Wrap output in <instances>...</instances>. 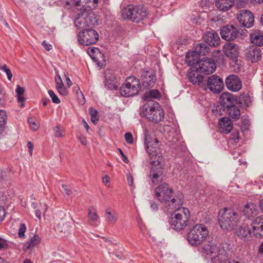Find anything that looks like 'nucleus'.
<instances>
[{
    "label": "nucleus",
    "mask_w": 263,
    "mask_h": 263,
    "mask_svg": "<svg viewBox=\"0 0 263 263\" xmlns=\"http://www.w3.org/2000/svg\"><path fill=\"white\" fill-rule=\"evenodd\" d=\"M257 255L259 257H263V242H262L258 247Z\"/></svg>",
    "instance_id": "nucleus-54"
},
{
    "label": "nucleus",
    "mask_w": 263,
    "mask_h": 263,
    "mask_svg": "<svg viewBox=\"0 0 263 263\" xmlns=\"http://www.w3.org/2000/svg\"><path fill=\"white\" fill-rule=\"evenodd\" d=\"M246 55L247 60L255 63L261 59V51L259 47L251 46L246 49Z\"/></svg>",
    "instance_id": "nucleus-16"
},
{
    "label": "nucleus",
    "mask_w": 263,
    "mask_h": 263,
    "mask_svg": "<svg viewBox=\"0 0 263 263\" xmlns=\"http://www.w3.org/2000/svg\"><path fill=\"white\" fill-rule=\"evenodd\" d=\"M83 0H74V5L75 6H79L83 5L84 3H83Z\"/></svg>",
    "instance_id": "nucleus-61"
},
{
    "label": "nucleus",
    "mask_w": 263,
    "mask_h": 263,
    "mask_svg": "<svg viewBox=\"0 0 263 263\" xmlns=\"http://www.w3.org/2000/svg\"><path fill=\"white\" fill-rule=\"evenodd\" d=\"M26 231V226L25 223H21L18 229V237L20 238H24L25 237V233Z\"/></svg>",
    "instance_id": "nucleus-47"
},
{
    "label": "nucleus",
    "mask_w": 263,
    "mask_h": 263,
    "mask_svg": "<svg viewBox=\"0 0 263 263\" xmlns=\"http://www.w3.org/2000/svg\"><path fill=\"white\" fill-rule=\"evenodd\" d=\"M237 18L241 27L250 28L254 25V17L253 13L249 10H240Z\"/></svg>",
    "instance_id": "nucleus-11"
},
{
    "label": "nucleus",
    "mask_w": 263,
    "mask_h": 263,
    "mask_svg": "<svg viewBox=\"0 0 263 263\" xmlns=\"http://www.w3.org/2000/svg\"><path fill=\"white\" fill-rule=\"evenodd\" d=\"M15 92L16 93L17 102L19 103L20 106L21 107H24L26 102V98L24 97V93L25 92L24 88L19 85H17L15 89Z\"/></svg>",
    "instance_id": "nucleus-35"
},
{
    "label": "nucleus",
    "mask_w": 263,
    "mask_h": 263,
    "mask_svg": "<svg viewBox=\"0 0 263 263\" xmlns=\"http://www.w3.org/2000/svg\"><path fill=\"white\" fill-rule=\"evenodd\" d=\"M53 132L54 136L57 137H62L64 135V130L60 128L59 126L55 127Z\"/></svg>",
    "instance_id": "nucleus-49"
},
{
    "label": "nucleus",
    "mask_w": 263,
    "mask_h": 263,
    "mask_svg": "<svg viewBox=\"0 0 263 263\" xmlns=\"http://www.w3.org/2000/svg\"><path fill=\"white\" fill-rule=\"evenodd\" d=\"M227 112L228 115L235 120L239 119L240 116V111L237 106L234 104L227 107Z\"/></svg>",
    "instance_id": "nucleus-34"
},
{
    "label": "nucleus",
    "mask_w": 263,
    "mask_h": 263,
    "mask_svg": "<svg viewBox=\"0 0 263 263\" xmlns=\"http://www.w3.org/2000/svg\"><path fill=\"white\" fill-rule=\"evenodd\" d=\"M173 213L169 218L168 222L171 227L176 231L184 229L190 218V211L185 207L180 205L176 206Z\"/></svg>",
    "instance_id": "nucleus-4"
},
{
    "label": "nucleus",
    "mask_w": 263,
    "mask_h": 263,
    "mask_svg": "<svg viewBox=\"0 0 263 263\" xmlns=\"http://www.w3.org/2000/svg\"><path fill=\"white\" fill-rule=\"evenodd\" d=\"M234 4V0H216V7L220 10L226 11L230 10Z\"/></svg>",
    "instance_id": "nucleus-30"
},
{
    "label": "nucleus",
    "mask_w": 263,
    "mask_h": 263,
    "mask_svg": "<svg viewBox=\"0 0 263 263\" xmlns=\"http://www.w3.org/2000/svg\"><path fill=\"white\" fill-rule=\"evenodd\" d=\"M27 146H28V148L29 154H30V156H32V152H33V143L31 142H30V141L28 142V143H27Z\"/></svg>",
    "instance_id": "nucleus-56"
},
{
    "label": "nucleus",
    "mask_w": 263,
    "mask_h": 263,
    "mask_svg": "<svg viewBox=\"0 0 263 263\" xmlns=\"http://www.w3.org/2000/svg\"><path fill=\"white\" fill-rule=\"evenodd\" d=\"M48 93L50 97L51 98L53 103L55 104H59L61 102L60 100L59 99L58 96L56 95V94L54 92L53 90H49L48 91Z\"/></svg>",
    "instance_id": "nucleus-46"
},
{
    "label": "nucleus",
    "mask_w": 263,
    "mask_h": 263,
    "mask_svg": "<svg viewBox=\"0 0 263 263\" xmlns=\"http://www.w3.org/2000/svg\"><path fill=\"white\" fill-rule=\"evenodd\" d=\"M226 85L229 90L234 92L239 91L242 87L240 79L237 76L234 74L227 77L226 79Z\"/></svg>",
    "instance_id": "nucleus-15"
},
{
    "label": "nucleus",
    "mask_w": 263,
    "mask_h": 263,
    "mask_svg": "<svg viewBox=\"0 0 263 263\" xmlns=\"http://www.w3.org/2000/svg\"><path fill=\"white\" fill-rule=\"evenodd\" d=\"M161 95L157 89H153L149 90L144 95V100L147 102H154L153 99H160Z\"/></svg>",
    "instance_id": "nucleus-33"
},
{
    "label": "nucleus",
    "mask_w": 263,
    "mask_h": 263,
    "mask_svg": "<svg viewBox=\"0 0 263 263\" xmlns=\"http://www.w3.org/2000/svg\"><path fill=\"white\" fill-rule=\"evenodd\" d=\"M133 15L132 21L138 23L143 20L147 16V10L143 6H136L134 7Z\"/></svg>",
    "instance_id": "nucleus-22"
},
{
    "label": "nucleus",
    "mask_w": 263,
    "mask_h": 263,
    "mask_svg": "<svg viewBox=\"0 0 263 263\" xmlns=\"http://www.w3.org/2000/svg\"><path fill=\"white\" fill-rule=\"evenodd\" d=\"M105 220L109 225H114L119 217L118 213L110 208H107L105 212Z\"/></svg>",
    "instance_id": "nucleus-29"
},
{
    "label": "nucleus",
    "mask_w": 263,
    "mask_h": 263,
    "mask_svg": "<svg viewBox=\"0 0 263 263\" xmlns=\"http://www.w3.org/2000/svg\"><path fill=\"white\" fill-rule=\"evenodd\" d=\"M142 84L144 88H149L153 87L156 83V79L154 74L150 71H144L142 74Z\"/></svg>",
    "instance_id": "nucleus-23"
},
{
    "label": "nucleus",
    "mask_w": 263,
    "mask_h": 263,
    "mask_svg": "<svg viewBox=\"0 0 263 263\" xmlns=\"http://www.w3.org/2000/svg\"><path fill=\"white\" fill-rule=\"evenodd\" d=\"M232 248L230 244L223 242L217 247L214 243H206L202 248L200 252L207 259H210L213 263H238L230 258L229 254Z\"/></svg>",
    "instance_id": "nucleus-2"
},
{
    "label": "nucleus",
    "mask_w": 263,
    "mask_h": 263,
    "mask_svg": "<svg viewBox=\"0 0 263 263\" xmlns=\"http://www.w3.org/2000/svg\"><path fill=\"white\" fill-rule=\"evenodd\" d=\"M198 70L200 72L205 74H210L214 72L216 69L214 61L209 58H203L199 61Z\"/></svg>",
    "instance_id": "nucleus-12"
},
{
    "label": "nucleus",
    "mask_w": 263,
    "mask_h": 263,
    "mask_svg": "<svg viewBox=\"0 0 263 263\" xmlns=\"http://www.w3.org/2000/svg\"><path fill=\"white\" fill-rule=\"evenodd\" d=\"M90 114V119L92 122L94 124H96L98 121V118L97 117V111L95 109H93L92 108H90L89 109Z\"/></svg>",
    "instance_id": "nucleus-44"
},
{
    "label": "nucleus",
    "mask_w": 263,
    "mask_h": 263,
    "mask_svg": "<svg viewBox=\"0 0 263 263\" xmlns=\"http://www.w3.org/2000/svg\"><path fill=\"white\" fill-rule=\"evenodd\" d=\"M144 145L152 165L151 177L153 183L157 184L163 179V164L158 140L146 129L144 130Z\"/></svg>",
    "instance_id": "nucleus-1"
},
{
    "label": "nucleus",
    "mask_w": 263,
    "mask_h": 263,
    "mask_svg": "<svg viewBox=\"0 0 263 263\" xmlns=\"http://www.w3.org/2000/svg\"><path fill=\"white\" fill-rule=\"evenodd\" d=\"M97 23L96 17L93 14L83 12L79 14L74 20L76 27L79 29L86 30L95 25Z\"/></svg>",
    "instance_id": "nucleus-10"
},
{
    "label": "nucleus",
    "mask_w": 263,
    "mask_h": 263,
    "mask_svg": "<svg viewBox=\"0 0 263 263\" xmlns=\"http://www.w3.org/2000/svg\"><path fill=\"white\" fill-rule=\"evenodd\" d=\"M35 215L36 217L39 219L41 218V212L39 210H35Z\"/></svg>",
    "instance_id": "nucleus-64"
},
{
    "label": "nucleus",
    "mask_w": 263,
    "mask_h": 263,
    "mask_svg": "<svg viewBox=\"0 0 263 263\" xmlns=\"http://www.w3.org/2000/svg\"><path fill=\"white\" fill-rule=\"evenodd\" d=\"M218 125L220 132L224 134L230 133L233 128V123L228 118L223 117L220 119Z\"/></svg>",
    "instance_id": "nucleus-27"
},
{
    "label": "nucleus",
    "mask_w": 263,
    "mask_h": 263,
    "mask_svg": "<svg viewBox=\"0 0 263 263\" xmlns=\"http://www.w3.org/2000/svg\"><path fill=\"white\" fill-rule=\"evenodd\" d=\"M151 203V208L152 209V210L154 211H156L158 209V205L156 204L155 202L153 201H150Z\"/></svg>",
    "instance_id": "nucleus-58"
},
{
    "label": "nucleus",
    "mask_w": 263,
    "mask_h": 263,
    "mask_svg": "<svg viewBox=\"0 0 263 263\" xmlns=\"http://www.w3.org/2000/svg\"><path fill=\"white\" fill-rule=\"evenodd\" d=\"M243 215L248 219H250L258 214V211L255 204L250 203L246 204L242 210Z\"/></svg>",
    "instance_id": "nucleus-28"
},
{
    "label": "nucleus",
    "mask_w": 263,
    "mask_h": 263,
    "mask_svg": "<svg viewBox=\"0 0 263 263\" xmlns=\"http://www.w3.org/2000/svg\"><path fill=\"white\" fill-rule=\"evenodd\" d=\"M187 77L189 81L193 85H200L203 80V77L198 73V68L196 70L190 68L187 72Z\"/></svg>",
    "instance_id": "nucleus-25"
},
{
    "label": "nucleus",
    "mask_w": 263,
    "mask_h": 263,
    "mask_svg": "<svg viewBox=\"0 0 263 263\" xmlns=\"http://www.w3.org/2000/svg\"><path fill=\"white\" fill-rule=\"evenodd\" d=\"M134 7L132 6H128L124 8L121 11V15L124 19H130L132 20L133 14Z\"/></svg>",
    "instance_id": "nucleus-38"
},
{
    "label": "nucleus",
    "mask_w": 263,
    "mask_h": 263,
    "mask_svg": "<svg viewBox=\"0 0 263 263\" xmlns=\"http://www.w3.org/2000/svg\"><path fill=\"white\" fill-rule=\"evenodd\" d=\"M102 181L104 183H105L106 185L109 184V178L107 176H104L102 178Z\"/></svg>",
    "instance_id": "nucleus-63"
},
{
    "label": "nucleus",
    "mask_w": 263,
    "mask_h": 263,
    "mask_svg": "<svg viewBox=\"0 0 263 263\" xmlns=\"http://www.w3.org/2000/svg\"><path fill=\"white\" fill-rule=\"evenodd\" d=\"M251 226L255 237H260L263 236V216H259L255 218Z\"/></svg>",
    "instance_id": "nucleus-21"
},
{
    "label": "nucleus",
    "mask_w": 263,
    "mask_h": 263,
    "mask_svg": "<svg viewBox=\"0 0 263 263\" xmlns=\"http://www.w3.org/2000/svg\"><path fill=\"white\" fill-rule=\"evenodd\" d=\"M185 61L189 66H193L197 64H199V55L194 51L188 52L186 54Z\"/></svg>",
    "instance_id": "nucleus-32"
},
{
    "label": "nucleus",
    "mask_w": 263,
    "mask_h": 263,
    "mask_svg": "<svg viewBox=\"0 0 263 263\" xmlns=\"http://www.w3.org/2000/svg\"><path fill=\"white\" fill-rule=\"evenodd\" d=\"M236 234L241 239L248 240L251 238V231L247 224H243L237 228Z\"/></svg>",
    "instance_id": "nucleus-24"
},
{
    "label": "nucleus",
    "mask_w": 263,
    "mask_h": 263,
    "mask_svg": "<svg viewBox=\"0 0 263 263\" xmlns=\"http://www.w3.org/2000/svg\"><path fill=\"white\" fill-rule=\"evenodd\" d=\"M62 188L64 189V191L65 192L66 194L67 195H69L71 194L72 191L71 190L69 189L68 187L65 185V184H62Z\"/></svg>",
    "instance_id": "nucleus-57"
},
{
    "label": "nucleus",
    "mask_w": 263,
    "mask_h": 263,
    "mask_svg": "<svg viewBox=\"0 0 263 263\" xmlns=\"http://www.w3.org/2000/svg\"><path fill=\"white\" fill-rule=\"evenodd\" d=\"M222 51L226 56L232 59H236L239 54L238 46L232 42L225 44L222 47Z\"/></svg>",
    "instance_id": "nucleus-17"
},
{
    "label": "nucleus",
    "mask_w": 263,
    "mask_h": 263,
    "mask_svg": "<svg viewBox=\"0 0 263 263\" xmlns=\"http://www.w3.org/2000/svg\"><path fill=\"white\" fill-rule=\"evenodd\" d=\"M56 89L58 92L62 96H66L68 93V91L66 87L64 86V85L59 86L56 87Z\"/></svg>",
    "instance_id": "nucleus-48"
},
{
    "label": "nucleus",
    "mask_w": 263,
    "mask_h": 263,
    "mask_svg": "<svg viewBox=\"0 0 263 263\" xmlns=\"http://www.w3.org/2000/svg\"><path fill=\"white\" fill-rule=\"evenodd\" d=\"M141 85L139 80L135 77H128L120 89L122 97H130L138 94Z\"/></svg>",
    "instance_id": "nucleus-8"
},
{
    "label": "nucleus",
    "mask_w": 263,
    "mask_h": 263,
    "mask_svg": "<svg viewBox=\"0 0 263 263\" xmlns=\"http://www.w3.org/2000/svg\"><path fill=\"white\" fill-rule=\"evenodd\" d=\"M99 40V34L97 31L91 28L82 30L78 34V41L81 45L88 46L95 44Z\"/></svg>",
    "instance_id": "nucleus-9"
},
{
    "label": "nucleus",
    "mask_w": 263,
    "mask_h": 263,
    "mask_svg": "<svg viewBox=\"0 0 263 263\" xmlns=\"http://www.w3.org/2000/svg\"><path fill=\"white\" fill-rule=\"evenodd\" d=\"M144 116L149 121L158 123L164 118V111L157 102H147L144 105Z\"/></svg>",
    "instance_id": "nucleus-7"
},
{
    "label": "nucleus",
    "mask_w": 263,
    "mask_h": 263,
    "mask_svg": "<svg viewBox=\"0 0 263 263\" xmlns=\"http://www.w3.org/2000/svg\"><path fill=\"white\" fill-rule=\"evenodd\" d=\"M156 197L160 201L167 212L173 210L176 206L181 205L183 202V194L178 192L173 196V190L166 183L160 184L155 189Z\"/></svg>",
    "instance_id": "nucleus-3"
},
{
    "label": "nucleus",
    "mask_w": 263,
    "mask_h": 263,
    "mask_svg": "<svg viewBox=\"0 0 263 263\" xmlns=\"http://www.w3.org/2000/svg\"><path fill=\"white\" fill-rule=\"evenodd\" d=\"M239 102L241 104L248 106L251 102V98L248 95H242L239 98Z\"/></svg>",
    "instance_id": "nucleus-42"
},
{
    "label": "nucleus",
    "mask_w": 263,
    "mask_h": 263,
    "mask_svg": "<svg viewBox=\"0 0 263 263\" xmlns=\"http://www.w3.org/2000/svg\"><path fill=\"white\" fill-rule=\"evenodd\" d=\"M7 95L5 91L4 88L0 85V107L5 106L6 103Z\"/></svg>",
    "instance_id": "nucleus-41"
},
{
    "label": "nucleus",
    "mask_w": 263,
    "mask_h": 263,
    "mask_svg": "<svg viewBox=\"0 0 263 263\" xmlns=\"http://www.w3.org/2000/svg\"><path fill=\"white\" fill-rule=\"evenodd\" d=\"M55 87H57L59 86H61L64 85L63 81L61 79V77L60 75L57 74L55 76Z\"/></svg>",
    "instance_id": "nucleus-51"
},
{
    "label": "nucleus",
    "mask_w": 263,
    "mask_h": 263,
    "mask_svg": "<svg viewBox=\"0 0 263 263\" xmlns=\"http://www.w3.org/2000/svg\"><path fill=\"white\" fill-rule=\"evenodd\" d=\"M240 220L238 213L232 209L225 208L219 212V223L223 230L231 231Z\"/></svg>",
    "instance_id": "nucleus-5"
},
{
    "label": "nucleus",
    "mask_w": 263,
    "mask_h": 263,
    "mask_svg": "<svg viewBox=\"0 0 263 263\" xmlns=\"http://www.w3.org/2000/svg\"><path fill=\"white\" fill-rule=\"evenodd\" d=\"M126 141L129 144H132L134 142L133 136L130 133H126L124 135Z\"/></svg>",
    "instance_id": "nucleus-50"
},
{
    "label": "nucleus",
    "mask_w": 263,
    "mask_h": 263,
    "mask_svg": "<svg viewBox=\"0 0 263 263\" xmlns=\"http://www.w3.org/2000/svg\"><path fill=\"white\" fill-rule=\"evenodd\" d=\"M0 70L3 71L6 73L7 76V78L9 81L11 80L12 78V74L11 71L6 64L1 65Z\"/></svg>",
    "instance_id": "nucleus-43"
},
{
    "label": "nucleus",
    "mask_w": 263,
    "mask_h": 263,
    "mask_svg": "<svg viewBox=\"0 0 263 263\" xmlns=\"http://www.w3.org/2000/svg\"><path fill=\"white\" fill-rule=\"evenodd\" d=\"M87 53L91 58L100 67H102L105 63V60L103 53L97 48H89Z\"/></svg>",
    "instance_id": "nucleus-18"
},
{
    "label": "nucleus",
    "mask_w": 263,
    "mask_h": 263,
    "mask_svg": "<svg viewBox=\"0 0 263 263\" xmlns=\"http://www.w3.org/2000/svg\"><path fill=\"white\" fill-rule=\"evenodd\" d=\"M5 216V210L2 206H0V223L4 220Z\"/></svg>",
    "instance_id": "nucleus-53"
},
{
    "label": "nucleus",
    "mask_w": 263,
    "mask_h": 263,
    "mask_svg": "<svg viewBox=\"0 0 263 263\" xmlns=\"http://www.w3.org/2000/svg\"><path fill=\"white\" fill-rule=\"evenodd\" d=\"M239 132L238 131L235 132L232 135L231 137V139H233V140H238L239 139Z\"/></svg>",
    "instance_id": "nucleus-60"
},
{
    "label": "nucleus",
    "mask_w": 263,
    "mask_h": 263,
    "mask_svg": "<svg viewBox=\"0 0 263 263\" xmlns=\"http://www.w3.org/2000/svg\"><path fill=\"white\" fill-rule=\"evenodd\" d=\"M79 140H80V142L83 144V145H86L87 144V140L85 138V137L84 136H81L79 137Z\"/></svg>",
    "instance_id": "nucleus-59"
},
{
    "label": "nucleus",
    "mask_w": 263,
    "mask_h": 263,
    "mask_svg": "<svg viewBox=\"0 0 263 263\" xmlns=\"http://www.w3.org/2000/svg\"><path fill=\"white\" fill-rule=\"evenodd\" d=\"M209 50L210 48L205 43H202L196 45L194 51L199 56L205 55L209 52Z\"/></svg>",
    "instance_id": "nucleus-37"
},
{
    "label": "nucleus",
    "mask_w": 263,
    "mask_h": 263,
    "mask_svg": "<svg viewBox=\"0 0 263 263\" xmlns=\"http://www.w3.org/2000/svg\"><path fill=\"white\" fill-rule=\"evenodd\" d=\"M88 217L89 218V222L92 226L95 225L96 223L99 220L97 210L93 207H90L88 209Z\"/></svg>",
    "instance_id": "nucleus-36"
},
{
    "label": "nucleus",
    "mask_w": 263,
    "mask_h": 263,
    "mask_svg": "<svg viewBox=\"0 0 263 263\" xmlns=\"http://www.w3.org/2000/svg\"><path fill=\"white\" fill-rule=\"evenodd\" d=\"M40 242V238L39 236L37 235H34L25 243V246L27 249H30L37 245Z\"/></svg>",
    "instance_id": "nucleus-39"
},
{
    "label": "nucleus",
    "mask_w": 263,
    "mask_h": 263,
    "mask_svg": "<svg viewBox=\"0 0 263 263\" xmlns=\"http://www.w3.org/2000/svg\"><path fill=\"white\" fill-rule=\"evenodd\" d=\"M105 78L104 85L108 89L117 90L118 89L120 84L114 74L109 71H106L105 72Z\"/></svg>",
    "instance_id": "nucleus-19"
},
{
    "label": "nucleus",
    "mask_w": 263,
    "mask_h": 263,
    "mask_svg": "<svg viewBox=\"0 0 263 263\" xmlns=\"http://www.w3.org/2000/svg\"><path fill=\"white\" fill-rule=\"evenodd\" d=\"M220 103L223 107H228L235 103L236 98L229 92L222 93L219 98Z\"/></svg>",
    "instance_id": "nucleus-26"
},
{
    "label": "nucleus",
    "mask_w": 263,
    "mask_h": 263,
    "mask_svg": "<svg viewBox=\"0 0 263 263\" xmlns=\"http://www.w3.org/2000/svg\"><path fill=\"white\" fill-rule=\"evenodd\" d=\"M7 120V114L5 111L0 109V133L4 131Z\"/></svg>",
    "instance_id": "nucleus-40"
},
{
    "label": "nucleus",
    "mask_w": 263,
    "mask_h": 263,
    "mask_svg": "<svg viewBox=\"0 0 263 263\" xmlns=\"http://www.w3.org/2000/svg\"><path fill=\"white\" fill-rule=\"evenodd\" d=\"M42 45L44 47V48L47 50L49 51L52 49V45L50 44H48L46 43V41H44L42 43Z\"/></svg>",
    "instance_id": "nucleus-55"
},
{
    "label": "nucleus",
    "mask_w": 263,
    "mask_h": 263,
    "mask_svg": "<svg viewBox=\"0 0 263 263\" xmlns=\"http://www.w3.org/2000/svg\"><path fill=\"white\" fill-rule=\"evenodd\" d=\"M203 39L206 44L213 47L218 46L220 41L218 33L213 30L206 32L204 34Z\"/></svg>",
    "instance_id": "nucleus-20"
},
{
    "label": "nucleus",
    "mask_w": 263,
    "mask_h": 263,
    "mask_svg": "<svg viewBox=\"0 0 263 263\" xmlns=\"http://www.w3.org/2000/svg\"><path fill=\"white\" fill-rule=\"evenodd\" d=\"M127 180L129 185L132 186L133 184V178L131 175L127 176Z\"/></svg>",
    "instance_id": "nucleus-62"
},
{
    "label": "nucleus",
    "mask_w": 263,
    "mask_h": 263,
    "mask_svg": "<svg viewBox=\"0 0 263 263\" xmlns=\"http://www.w3.org/2000/svg\"><path fill=\"white\" fill-rule=\"evenodd\" d=\"M239 33L238 30L232 25H227L220 30L222 39L227 41L234 40L238 36Z\"/></svg>",
    "instance_id": "nucleus-13"
},
{
    "label": "nucleus",
    "mask_w": 263,
    "mask_h": 263,
    "mask_svg": "<svg viewBox=\"0 0 263 263\" xmlns=\"http://www.w3.org/2000/svg\"><path fill=\"white\" fill-rule=\"evenodd\" d=\"M251 42L258 47L263 45V33L259 31H255L250 34Z\"/></svg>",
    "instance_id": "nucleus-31"
},
{
    "label": "nucleus",
    "mask_w": 263,
    "mask_h": 263,
    "mask_svg": "<svg viewBox=\"0 0 263 263\" xmlns=\"http://www.w3.org/2000/svg\"><path fill=\"white\" fill-rule=\"evenodd\" d=\"M207 85L211 91L215 93H219L223 88V80L217 75H212L208 78Z\"/></svg>",
    "instance_id": "nucleus-14"
},
{
    "label": "nucleus",
    "mask_w": 263,
    "mask_h": 263,
    "mask_svg": "<svg viewBox=\"0 0 263 263\" xmlns=\"http://www.w3.org/2000/svg\"><path fill=\"white\" fill-rule=\"evenodd\" d=\"M83 3L87 5V6L91 8L95 9L98 4L99 0H83Z\"/></svg>",
    "instance_id": "nucleus-45"
},
{
    "label": "nucleus",
    "mask_w": 263,
    "mask_h": 263,
    "mask_svg": "<svg viewBox=\"0 0 263 263\" xmlns=\"http://www.w3.org/2000/svg\"><path fill=\"white\" fill-rule=\"evenodd\" d=\"M28 122L29 123L30 128L33 130H36L38 129V126L36 124V123L33 121V119L32 118L28 119Z\"/></svg>",
    "instance_id": "nucleus-52"
},
{
    "label": "nucleus",
    "mask_w": 263,
    "mask_h": 263,
    "mask_svg": "<svg viewBox=\"0 0 263 263\" xmlns=\"http://www.w3.org/2000/svg\"><path fill=\"white\" fill-rule=\"evenodd\" d=\"M207 227L202 223L195 224L187 233V241L193 246H198L205 240L209 236Z\"/></svg>",
    "instance_id": "nucleus-6"
}]
</instances>
